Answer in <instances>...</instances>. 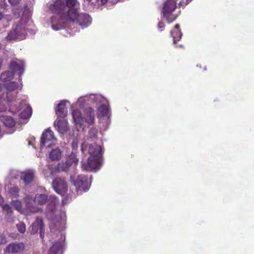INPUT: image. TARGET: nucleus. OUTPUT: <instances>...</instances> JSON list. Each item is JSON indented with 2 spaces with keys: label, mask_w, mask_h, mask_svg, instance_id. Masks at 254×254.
Returning a JSON list of instances; mask_svg holds the SVG:
<instances>
[{
  "label": "nucleus",
  "mask_w": 254,
  "mask_h": 254,
  "mask_svg": "<svg viewBox=\"0 0 254 254\" xmlns=\"http://www.w3.org/2000/svg\"><path fill=\"white\" fill-rule=\"evenodd\" d=\"M78 2L77 0H56L49 6L53 13L56 14L61 19L69 21L73 19L77 13Z\"/></svg>",
  "instance_id": "f257e3e1"
},
{
  "label": "nucleus",
  "mask_w": 254,
  "mask_h": 254,
  "mask_svg": "<svg viewBox=\"0 0 254 254\" xmlns=\"http://www.w3.org/2000/svg\"><path fill=\"white\" fill-rule=\"evenodd\" d=\"M84 117L82 116V114L79 109H73L72 114L74 123L78 125L79 127L83 125L84 123H86L89 125H93L95 121L94 111L92 107H86L84 110Z\"/></svg>",
  "instance_id": "f03ea898"
},
{
  "label": "nucleus",
  "mask_w": 254,
  "mask_h": 254,
  "mask_svg": "<svg viewBox=\"0 0 254 254\" xmlns=\"http://www.w3.org/2000/svg\"><path fill=\"white\" fill-rule=\"evenodd\" d=\"M177 7V3L175 0H167L162 8L163 15L166 18L168 23H172L177 17L172 13Z\"/></svg>",
  "instance_id": "7ed1b4c3"
},
{
  "label": "nucleus",
  "mask_w": 254,
  "mask_h": 254,
  "mask_svg": "<svg viewBox=\"0 0 254 254\" xmlns=\"http://www.w3.org/2000/svg\"><path fill=\"white\" fill-rule=\"evenodd\" d=\"M26 35L25 26L21 24H17L13 26L6 37L7 40H12L15 39H23Z\"/></svg>",
  "instance_id": "20e7f679"
},
{
  "label": "nucleus",
  "mask_w": 254,
  "mask_h": 254,
  "mask_svg": "<svg viewBox=\"0 0 254 254\" xmlns=\"http://www.w3.org/2000/svg\"><path fill=\"white\" fill-rule=\"evenodd\" d=\"M70 181L71 184L74 186L76 191H81V190H86L89 189L88 180L86 176H78L75 178V177H70Z\"/></svg>",
  "instance_id": "39448f33"
},
{
  "label": "nucleus",
  "mask_w": 254,
  "mask_h": 254,
  "mask_svg": "<svg viewBox=\"0 0 254 254\" xmlns=\"http://www.w3.org/2000/svg\"><path fill=\"white\" fill-rule=\"evenodd\" d=\"M79 9L80 3L78 2V6L76 8L75 17L73 20H69V21L78 23L82 28L87 27V26H88L91 24L92 18L87 13H83L79 14Z\"/></svg>",
  "instance_id": "423d86ee"
},
{
  "label": "nucleus",
  "mask_w": 254,
  "mask_h": 254,
  "mask_svg": "<svg viewBox=\"0 0 254 254\" xmlns=\"http://www.w3.org/2000/svg\"><path fill=\"white\" fill-rule=\"evenodd\" d=\"M56 142L57 138L54 135V131L51 129H47L43 131L41 137V147L43 146L47 147H51Z\"/></svg>",
  "instance_id": "0eeeda50"
},
{
  "label": "nucleus",
  "mask_w": 254,
  "mask_h": 254,
  "mask_svg": "<svg viewBox=\"0 0 254 254\" xmlns=\"http://www.w3.org/2000/svg\"><path fill=\"white\" fill-rule=\"evenodd\" d=\"M101 163V160L100 157H93V156L90 155L86 162L82 163L81 167L83 170L86 171H92L93 170L99 168Z\"/></svg>",
  "instance_id": "6e6552de"
},
{
  "label": "nucleus",
  "mask_w": 254,
  "mask_h": 254,
  "mask_svg": "<svg viewBox=\"0 0 254 254\" xmlns=\"http://www.w3.org/2000/svg\"><path fill=\"white\" fill-rule=\"evenodd\" d=\"M52 187L56 192L62 195H65L67 192V185L63 178H56L53 180Z\"/></svg>",
  "instance_id": "1a4fd4ad"
},
{
  "label": "nucleus",
  "mask_w": 254,
  "mask_h": 254,
  "mask_svg": "<svg viewBox=\"0 0 254 254\" xmlns=\"http://www.w3.org/2000/svg\"><path fill=\"white\" fill-rule=\"evenodd\" d=\"M25 63L24 61L15 59L10 61L9 67L13 72H17L19 75V79L21 80V76L24 72Z\"/></svg>",
  "instance_id": "9d476101"
},
{
  "label": "nucleus",
  "mask_w": 254,
  "mask_h": 254,
  "mask_svg": "<svg viewBox=\"0 0 254 254\" xmlns=\"http://www.w3.org/2000/svg\"><path fill=\"white\" fill-rule=\"evenodd\" d=\"M88 147V152L91 156H93V157H99L101 160L103 151L101 145H98L97 143H91L85 146V147ZM85 147L83 144L81 145L82 152H84Z\"/></svg>",
  "instance_id": "9b49d317"
},
{
  "label": "nucleus",
  "mask_w": 254,
  "mask_h": 254,
  "mask_svg": "<svg viewBox=\"0 0 254 254\" xmlns=\"http://www.w3.org/2000/svg\"><path fill=\"white\" fill-rule=\"evenodd\" d=\"M78 162V159L76 158V156L75 154L71 153L68 159L65 162H62L59 163L58 165L56 167V169L57 171H66L70 167L71 163L77 164Z\"/></svg>",
  "instance_id": "f8f14e48"
},
{
  "label": "nucleus",
  "mask_w": 254,
  "mask_h": 254,
  "mask_svg": "<svg viewBox=\"0 0 254 254\" xmlns=\"http://www.w3.org/2000/svg\"><path fill=\"white\" fill-rule=\"evenodd\" d=\"M31 232L32 233H37L40 231V237L43 238V231L44 230V221L42 218H36L35 222L31 226Z\"/></svg>",
  "instance_id": "ddd939ff"
},
{
  "label": "nucleus",
  "mask_w": 254,
  "mask_h": 254,
  "mask_svg": "<svg viewBox=\"0 0 254 254\" xmlns=\"http://www.w3.org/2000/svg\"><path fill=\"white\" fill-rule=\"evenodd\" d=\"M24 249L25 245L23 243H12L6 246L5 251L8 253L16 254L23 251Z\"/></svg>",
  "instance_id": "4468645a"
},
{
  "label": "nucleus",
  "mask_w": 254,
  "mask_h": 254,
  "mask_svg": "<svg viewBox=\"0 0 254 254\" xmlns=\"http://www.w3.org/2000/svg\"><path fill=\"white\" fill-rule=\"evenodd\" d=\"M56 114L59 118H64L67 116V108L66 107V101L65 100H62L56 106Z\"/></svg>",
  "instance_id": "2eb2a0df"
},
{
  "label": "nucleus",
  "mask_w": 254,
  "mask_h": 254,
  "mask_svg": "<svg viewBox=\"0 0 254 254\" xmlns=\"http://www.w3.org/2000/svg\"><path fill=\"white\" fill-rule=\"evenodd\" d=\"M64 245V240L61 238L58 241L54 242L50 248L47 254H58L62 251Z\"/></svg>",
  "instance_id": "dca6fc26"
},
{
  "label": "nucleus",
  "mask_w": 254,
  "mask_h": 254,
  "mask_svg": "<svg viewBox=\"0 0 254 254\" xmlns=\"http://www.w3.org/2000/svg\"><path fill=\"white\" fill-rule=\"evenodd\" d=\"M25 201L26 202L25 207L26 215L35 214V213L42 211L41 208H40V207H37V206L34 205L33 202H31V200L26 198Z\"/></svg>",
  "instance_id": "f3484780"
},
{
  "label": "nucleus",
  "mask_w": 254,
  "mask_h": 254,
  "mask_svg": "<svg viewBox=\"0 0 254 254\" xmlns=\"http://www.w3.org/2000/svg\"><path fill=\"white\" fill-rule=\"evenodd\" d=\"M170 34L173 38L174 44L177 43L178 41L181 40L183 34L180 30L179 24L175 25L173 30L170 31Z\"/></svg>",
  "instance_id": "a211bd4d"
},
{
  "label": "nucleus",
  "mask_w": 254,
  "mask_h": 254,
  "mask_svg": "<svg viewBox=\"0 0 254 254\" xmlns=\"http://www.w3.org/2000/svg\"><path fill=\"white\" fill-rule=\"evenodd\" d=\"M48 199V195L45 194V193H37L34 197V201L35 204L38 205H43L46 204Z\"/></svg>",
  "instance_id": "6ab92c4d"
},
{
  "label": "nucleus",
  "mask_w": 254,
  "mask_h": 254,
  "mask_svg": "<svg viewBox=\"0 0 254 254\" xmlns=\"http://www.w3.org/2000/svg\"><path fill=\"white\" fill-rule=\"evenodd\" d=\"M0 121H1L5 125L8 127H13L15 126V121L11 116L7 115L0 116Z\"/></svg>",
  "instance_id": "aec40b11"
},
{
  "label": "nucleus",
  "mask_w": 254,
  "mask_h": 254,
  "mask_svg": "<svg viewBox=\"0 0 254 254\" xmlns=\"http://www.w3.org/2000/svg\"><path fill=\"white\" fill-rule=\"evenodd\" d=\"M57 129L60 133H64L68 128V123L65 120H59L57 122Z\"/></svg>",
  "instance_id": "412c9836"
},
{
  "label": "nucleus",
  "mask_w": 254,
  "mask_h": 254,
  "mask_svg": "<svg viewBox=\"0 0 254 254\" xmlns=\"http://www.w3.org/2000/svg\"><path fill=\"white\" fill-rule=\"evenodd\" d=\"M34 178V174L32 171H28L22 173L21 179L26 184L31 183Z\"/></svg>",
  "instance_id": "4be33fe9"
},
{
  "label": "nucleus",
  "mask_w": 254,
  "mask_h": 254,
  "mask_svg": "<svg viewBox=\"0 0 254 254\" xmlns=\"http://www.w3.org/2000/svg\"><path fill=\"white\" fill-rule=\"evenodd\" d=\"M24 108L23 110L21 111L20 113V116L24 119L30 118L32 114V109L29 105H26L24 104Z\"/></svg>",
  "instance_id": "5701e85b"
},
{
  "label": "nucleus",
  "mask_w": 254,
  "mask_h": 254,
  "mask_svg": "<svg viewBox=\"0 0 254 254\" xmlns=\"http://www.w3.org/2000/svg\"><path fill=\"white\" fill-rule=\"evenodd\" d=\"M62 156V152L59 148L53 149L50 153V158L52 161L60 160Z\"/></svg>",
  "instance_id": "b1692460"
},
{
  "label": "nucleus",
  "mask_w": 254,
  "mask_h": 254,
  "mask_svg": "<svg viewBox=\"0 0 254 254\" xmlns=\"http://www.w3.org/2000/svg\"><path fill=\"white\" fill-rule=\"evenodd\" d=\"M13 76V72L12 70H7L2 72L0 76V79L2 81H8L12 79Z\"/></svg>",
  "instance_id": "393cba45"
},
{
  "label": "nucleus",
  "mask_w": 254,
  "mask_h": 254,
  "mask_svg": "<svg viewBox=\"0 0 254 254\" xmlns=\"http://www.w3.org/2000/svg\"><path fill=\"white\" fill-rule=\"evenodd\" d=\"M18 85L17 83L15 82V81H11V82L6 84V96L8 97V94L9 92L16 90V89L18 88Z\"/></svg>",
  "instance_id": "a878e982"
},
{
  "label": "nucleus",
  "mask_w": 254,
  "mask_h": 254,
  "mask_svg": "<svg viewBox=\"0 0 254 254\" xmlns=\"http://www.w3.org/2000/svg\"><path fill=\"white\" fill-rule=\"evenodd\" d=\"M11 205L15 208V209H16L19 212H22L23 205L21 200H12V201L11 202Z\"/></svg>",
  "instance_id": "bb28decb"
},
{
  "label": "nucleus",
  "mask_w": 254,
  "mask_h": 254,
  "mask_svg": "<svg viewBox=\"0 0 254 254\" xmlns=\"http://www.w3.org/2000/svg\"><path fill=\"white\" fill-rule=\"evenodd\" d=\"M20 189L17 186L11 187L9 190V193L10 195L13 197H17L19 196V191Z\"/></svg>",
  "instance_id": "cd10ccee"
},
{
  "label": "nucleus",
  "mask_w": 254,
  "mask_h": 254,
  "mask_svg": "<svg viewBox=\"0 0 254 254\" xmlns=\"http://www.w3.org/2000/svg\"><path fill=\"white\" fill-rule=\"evenodd\" d=\"M98 111L100 116H106L108 114L109 109L107 105H101L98 109Z\"/></svg>",
  "instance_id": "c85d7f7f"
},
{
  "label": "nucleus",
  "mask_w": 254,
  "mask_h": 254,
  "mask_svg": "<svg viewBox=\"0 0 254 254\" xmlns=\"http://www.w3.org/2000/svg\"><path fill=\"white\" fill-rule=\"evenodd\" d=\"M16 227L19 232H20L21 233H24L26 230V225L24 223L20 222L17 223L16 225Z\"/></svg>",
  "instance_id": "c756f323"
},
{
  "label": "nucleus",
  "mask_w": 254,
  "mask_h": 254,
  "mask_svg": "<svg viewBox=\"0 0 254 254\" xmlns=\"http://www.w3.org/2000/svg\"><path fill=\"white\" fill-rule=\"evenodd\" d=\"M2 209L6 211L8 214H11L12 213V208L10 205L8 204H4L2 205Z\"/></svg>",
  "instance_id": "7c9ffc66"
},
{
  "label": "nucleus",
  "mask_w": 254,
  "mask_h": 254,
  "mask_svg": "<svg viewBox=\"0 0 254 254\" xmlns=\"http://www.w3.org/2000/svg\"><path fill=\"white\" fill-rule=\"evenodd\" d=\"M165 27V24L164 22H159V23H158L157 28L159 31H163Z\"/></svg>",
  "instance_id": "2f4dec72"
},
{
  "label": "nucleus",
  "mask_w": 254,
  "mask_h": 254,
  "mask_svg": "<svg viewBox=\"0 0 254 254\" xmlns=\"http://www.w3.org/2000/svg\"><path fill=\"white\" fill-rule=\"evenodd\" d=\"M7 240L4 235H0V245L5 244Z\"/></svg>",
  "instance_id": "473e14b6"
},
{
  "label": "nucleus",
  "mask_w": 254,
  "mask_h": 254,
  "mask_svg": "<svg viewBox=\"0 0 254 254\" xmlns=\"http://www.w3.org/2000/svg\"><path fill=\"white\" fill-rule=\"evenodd\" d=\"M21 0H8V2L12 5H16L19 3Z\"/></svg>",
  "instance_id": "72a5a7b5"
},
{
  "label": "nucleus",
  "mask_w": 254,
  "mask_h": 254,
  "mask_svg": "<svg viewBox=\"0 0 254 254\" xmlns=\"http://www.w3.org/2000/svg\"><path fill=\"white\" fill-rule=\"evenodd\" d=\"M50 198L52 199V201L54 203H55V201L56 200V196H55V195H51Z\"/></svg>",
  "instance_id": "f704fd0d"
},
{
  "label": "nucleus",
  "mask_w": 254,
  "mask_h": 254,
  "mask_svg": "<svg viewBox=\"0 0 254 254\" xmlns=\"http://www.w3.org/2000/svg\"><path fill=\"white\" fill-rule=\"evenodd\" d=\"M3 2L4 3V5H3L2 6H1L0 7H3V8H6L7 4V3L5 2V0H3Z\"/></svg>",
  "instance_id": "c9c22d12"
},
{
  "label": "nucleus",
  "mask_w": 254,
  "mask_h": 254,
  "mask_svg": "<svg viewBox=\"0 0 254 254\" xmlns=\"http://www.w3.org/2000/svg\"><path fill=\"white\" fill-rule=\"evenodd\" d=\"M4 199L3 197L1 196V195L0 194V204L1 203H2L3 202Z\"/></svg>",
  "instance_id": "e433bc0d"
},
{
  "label": "nucleus",
  "mask_w": 254,
  "mask_h": 254,
  "mask_svg": "<svg viewBox=\"0 0 254 254\" xmlns=\"http://www.w3.org/2000/svg\"><path fill=\"white\" fill-rule=\"evenodd\" d=\"M108 0H100V2L102 4H105L108 1Z\"/></svg>",
  "instance_id": "4c0bfd02"
},
{
  "label": "nucleus",
  "mask_w": 254,
  "mask_h": 254,
  "mask_svg": "<svg viewBox=\"0 0 254 254\" xmlns=\"http://www.w3.org/2000/svg\"><path fill=\"white\" fill-rule=\"evenodd\" d=\"M2 61H2V59L0 58V68L1 67V65H2Z\"/></svg>",
  "instance_id": "58836bf2"
},
{
  "label": "nucleus",
  "mask_w": 254,
  "mask_h": 254,
  "mask_svg": "<svg viewBox=\"0 0 254 254\" xmlns=\"http://www.w3.org/2000/svg\"><path fill=\"white\" fill-rule=\"evenodd\" d=\"M3 17V14L0 12V20Z\"/></svg>",
  "instance_id": "ea45409f"
},
{
  "label": "nucleus",
  "mask_w": 254,
  "mask_h": 254,
  "mask_svg": "<svg viewBox=\"0 0 254 254\" xmlns=\"http://www.w3.org/2000/svg\"><path fill=\"white\" fill-rule=\"evenodd\" d=\"M24 6H25V8H26V7H28V4H25L24 5Z\"/></svg>",
  "instance_id": "a19ab883"
},
{
  "label": "nucleus",
  "mask_w": 254,
  "mask_h": 254,
  "mask_svg": "<svg viewBox=\"0 0 254 254\" xmlns=\"http://www.w3.org/2000/svg\"><path fill=\"white\" fill-rule=\"evenodd\" d=\"M2 48V45L1 44V43H0V49H1Z\"/></svg>",
  "instance_id": "79ce46f5"
},
{
  "label": "nucleus",
  "mask_w": 254,
  "mask_h": 254,
  "mask_svg": "<svg viewBox=\"0 0 254 254\" xmlns=\"http://www.w3.org/2000/svg\"><path fill=\"white\" fill-rule=\"evenodd\" d=\"M186 2H187V3H188V2H189V0H186Z\"/></svg>",
  "instance_id": "37998d69"
},
{
  "label": "nucleus",
  "mask_w": 254,
  "mask_h": 254,
  "mask_svg": "<svg viewBox=\"0 0 254 254\" xmlns=\"http://www.w3.org/2000/svg\"><path fill=\"white\" fill-rule=\"evenodd\" d=\"M1 127L0 126V133H1Z\"/></svg>",
  "instance_id": "c03bdc74"
},
{
  "label": "nucleus",
  "mask_w": 254,
  "mask_h": 254,
  "mask_svg": "<svg viewBox=\"0 0 254 254\" xmlns=\"http://www.w3.org/2000/svg\"><path fill=\"white\" fill-rule=\"evenodd\" d=\"M23 103H20V106L22 105Z\"/></svg>",
  "instance_id": "a18cd8bd"
},
{
  "label": "nucleus",
  "mask_w": 254,
  "mask_h": 254,
  "mask_svg": "<svg viewBox=\"0 0 254 254\" xmlns=\"http://www.w3.org/2000/svg\"><path fill=\"white\" fill-rule=\"evenodd\" d=\"M22 109V108H20V109H19V111H20V110H21Z\"/></svg>",
  "instance_id": "49530a36"
},
{
  "label": "nucleus",
  "mask_w": 254,
  "mask_h": 254,
  "mask_svg": "<svg viewBox=\"0 0 254 254\" xmlns=\"http://www.w3.org/2000/svg\"><path fill=\"white\" fill-rule=\"evenodd\" d=\"M88 0V1H90V0Z\"/></svg>",
  "instance_id": "de8ad7c7"
},
{
  "label": "nucleus",
  "mask_w": 254,
  "mask_h": 254,
  "mask_svg": "<svg viewBox=\"0 0 254 254\" xmlns=\"http://www.w3.org/2000/svg\"><path fill=\"white\" fill-rule=\"evenodd\" d=\"M0 111H2V110H0Z\"/></svg>",
  "instance_id": "09e8293b"
}]
</instances>
